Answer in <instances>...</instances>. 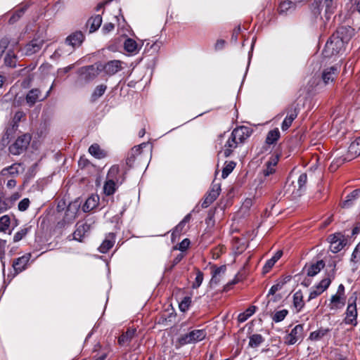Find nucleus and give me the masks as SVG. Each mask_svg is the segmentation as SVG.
Here are the masks:
<instances>
[{"label":"nucleus","instance_id":"39448f33","mask_svg":"<svg viewBox=\"0 0 360 360\" xmlns=\"http://www.w3.org/2000/svg\"><path fill=\"white\" fill-rule=\"evenodd\" d=\"M346 302V295L345 292V286L343 284H340L337 292L332 295L328 307L331 311H337L342 309Z\"/></svg>","mask_w":360,"mask_h":360},{"label":"nucleus","instance_id":"c03bdc74","mask_svg":"<svg viewBox=\"0 0 360 360\" xmlns=\"http://www.w3.org/2000/svg\"><path fill=\"white\" fill-rule=\"evenodd\" d=\"M328 329H319L311 333L309 339L311 340L317 341L322 339L328 333Z\"/></svg>","mask_w":360,"mask_h":360},{"label":"nucleus","instance_id":"a878e982","mask_svg":"<svg viewBox=\"0 0 360 360\" xmlns=\"http://www.w3.org/2000/svg\"><path fill=\"white\" fill-rule=\"evenodd\" d=\"M325 262L323 260H319L316 262L310 264L309 266H305L307 274L309 276H314L316 275L323 267Z\"/></svg>","mask_w":360,"mask_h":360},{"label":"nucleus","instance_id":"9d476101","mask_svg":"<svg viewBox=\"0 0 360 360\" xmlns=\"http://www.w3.org/2000/svg\"><path fill=\"white\" fill-rule=\"evenodd\" d=\"M304 338V327L301 324L295 326L290 333L285 335V343L289 345L301 342Z\"/></svg>","mask_w":360,"mask_h":360},{"label":"nucleus","instance_id":"a18cd8bd","mask_svg":"<svg viewBox=\"0 0 360 360\" xmlns=\"http://www.w3.org/2000/svg\"><path fill=\"white\" fill-rule=\"evenodd\" d=\"M226 271V266H221L219 267L216 268L213 272H212V277L211 279L210 283L217 284L219 282V279L218 278V276H219L221 274H224Z\"/></svg>","mask_w":360,"mask_h":360},{"label":"nucleus","instance_id":"cd10ccee","mask_svg":"<svg viewBox=\"0 0 360 360\" xmlns=\"http://www.w3.org/2000/svg\"><path fill=\"white\" fill-rule=\"evenodd\" d=\"M282 255L283 252L278 250L271 259H268L263 267V273H268L274 266L275 263L281 257Z\"/></svg>","mask_w":360,"mask_h":360},{"label":"nucleus","instance_id":"ddd939ff","mask_svg":"<svg viewBox=\"0 0 360 360\" xmlns=\"http://www.w3.org/2000/svg\"><path fill=\"white\" fill-rule=\"evenodd\" d=\"M328 239L330 243V249L334 253L340 252L347 243V240L340 233H336L330 235Z\"/></svg>","mask_w":360,"mask_h":360},{"label":"nucleus","instance_id":"37998d69","mask_svg":"<svg viewBox=\"0 0 360 360\" xmlns=\"http://www.w3.org/2000/svg\"><path fill=\"white\" fill-rule=\"evenodd\" d=\"M236 164L233 161L226 162L222 170L221 176L226 179L233 170Z\"/></svg>","mask_w":360,"mask_h":360},{"label":"nucleus","instance_id":"f257e3e1","mask_svg":"<svg viewBox=\"0 0 360 360\" xmlns=\"http://www.w3.org/2000/svg\"><path fill=\"white\" fill-rule=\"evenodd\" d=\"M339 0H313L311 4V11L315 17L325 18L326 20L330 19L335 13Z\"/></svg>","mask_w":360,"mask_h":360},{"label":"nucleus","instance_id":"3c124183","mask_svg":"<svg viewBox=\"0 0 360 360\" xmlns=\"http://www.w3.org/2000/svg\"><path fill=\"white\" fill-rule=\"evenodd\" d=\"M288 314V311L287 309H283L278 311H276L275 314L273 316L272 319L274 321L278 323L281 322L286 317Z\"/></svg>","mask_w":360,"mask_h":360},{"label":"nucleus","instance_id":"8fccbe9b","mask_svg":"<svg viewBox=\"0 0 360 360\" xmlns=\"http://www.w3.org/2000/svg\"><path fill=\"white\" fill-rule=\"evenodd\" d=\"M120 169L117 165H113L110 167L108 172L107 178L108 180L113 179L115 181H117V176L119 173Z\"/></svg>","mask_w":360,"mask_h":360},{"label":"nucleus","instance_id":"9b49d317","mask_svg":"<svg viewBox=\"0 0 360 360\" xmlns=\"http://www.w3.org/2000/svg\"><path fill=\"white\" fill-rule=\"evenodd\" d=\"M221 191V185L219 183L212 182L211 188L205 196L201 204L202 207H209L219 196Z\"/></svg>","mask_w":360,"mask_h":360},{"label":"nucleus","instance_id":"c756f323","mask_svg":"<svg viewBox=\"0 0 360 360\" xmlns=\"http://www.w3.org/2000/svg\"><path fill=\"white\" fill-rule=\"evenodd\" d=\"M136 333V329H128L124 333H123L118 338V343L120 345H124L129 343L132 338L134 337Z\"/></svg>","mask_w":360,"mask_h":360},{"label":"nucleus","instance_id":"0e129e2a","mask_svg":"<svg viewBox=\"0 0 360 360\" xmlns=\"http://www.w3.org/2000/svg\"><path fill=\"white\" fill-rule=\"evenodd\" d=\"M6 245V241L5 240L0 239V259H2L5 255V247Z\"/></svg>","mask_w":360,"mask_h":360},{"label":"nucleus","instance_id":"338daca9","mask_svg":"<svg viewBox=\"0 0 360 360\" xmlns=\"http://www.w3.org/2000/svg\"><path fill=\"white\" fill-rule=\"evenodd\" d=\"M136 156H134V155H131V153L129 152V153L128 154V156L126 159V163L127 165H129V167H131L132 165H133V162L135 160Z\"/></svg>","mask_w":360,"mask_h":360},{"label":"nucleus","instance_id":"49530a36","mask_svg":"<svg viewBox=\"0 0 360 360\" xmlns=\"http://www.w3.org/2000/svg\"><path fill=\"white\" fill-rule=\"evenodd\" d=\"M16 56L12 51H8L6 55L4 58L5 64L9 67H15V60Z\"/></svg>","mask_w":360,"mask_h":360},{"label":"nucleus","instance_id":"680f3d73","mask_svg":"<svg viewBox=\"0 0 360 360\" xmlns=\"http://www.w3.org/2000/svg\"><path fill=\"white\" fill-rule=\"evenodd\" d=\"M241 31L240 25L237 26L233 31V34L231 36V40L235 43L237 41L238 36Z\"/></svg>","mask_w":360,"mask_h":360},{"label":"nucleus","instance_id":"7ed1b4c3","mask_svg":"<svg viewBox=\"0 0 360 360\" xmlns=\"http://www.w3.org/2000/svg\"><path fill=\"white\" fill-rule=\"evenodd\" d=\"M286 114V117L281 124V129L283 131H286L291 126L292 122L295 120L299 114V104L296 101H293L288 106H287L283 112L279 115L283 116Z\"/></svg>","mask_w":360,"mask_h":360},{"label":"nucleus","instance_id":"e433bc0d","mask_svg":"<svg viewBox=\"0 0 360 360\" xmlns=\"http://www.w3.org/2000/svg\"><path fill=\"white\" fill-rule=\"evenodd\" d=\"M256 309L257 307L255 306H250L244 312L240 313L238 316V321L240 323L245 322L249 317L255 314Z\"/></svg>","mask_w":360,"mask_h":360},{"label":"nucleus","instance_id":"1a4fd4ad","mask_svg":"<svg viewBox=\"0 0 360 360\" xmlns=\"http://www.w3.org/2000/svg\"><path fill=\"white\" fill-rule=\"evenodd\" d=\"M340 70V66L338 64L324 68L321 73L323 83L325 85L332 84L338 77Z\"/></svg>","mask_w":360,"mask_h":360},{"label":"nucleus","instance_id":"4be33fe9","mask_svg":"<svg viewBox=\"0 0 360 360\" xmlns=\"http://www.w3.org/2000/svg\"><path fill=\"white\" fill-rule=\"evenodd\" d=\"M84 40V34L81 31H77L73 32L66 38L65 43L68 45L75 48L79 46Z\"/></svg>","mask_w":360,"mask_h":360},{"label":"nucleus","instance_id":"ea45409f","mask_svg":"<svg viewBox=\"0 0 360 360\" xmlns=\"http://www.w3.org/2000/svg\"><path fill=\"white\" fill-rule=\"evenodd\" d=\"M18 44V41H11L8 37H4L0 41V56L5 51L6 49L8 46L9 44L11 45L13 48L17 46Z\"/></svg>","mask_w":360,"mask_h":360},{"label":"nucleus","instance_id":"7c9ffc66","mask_svg":"<svg viewBox=\"0 0 360 360\" xmlns=\"http://www.w3.org/2000/svg\"><path fill=\"white\" fill-rule=\"evenodd\" d=\"M124 47L127 52L131 53H136L139 50L136 41L131 38H128L125 40Z\"/></svg>","mask_w":360,"mask_h":360},{"label":"nucleus","instance_id":"79ce46f5","mask_svg":"<svg viewBox=\"0 0 360 360\" xmlns=\"http://www.w3.org/2000/svg\"><path fill=\"white\" fill-rule=\"evenodd\" d=\"M360 191L354 190L350 194L347 196V199L344 200L341 205L342 207L347 208L352 204V201L357 197Z\"/></svg>","mask_w":360,"mask_h":360},{"label":"nucleus","instance_id":"5fc2aeb1","mask_svg":"<svg viewBox=\"0 0 360 360\" xmlns=\"http://www.w3.org/2000/svg\"><path fill=\"white\" fill-rule=\"evenodd\" d=\"M28 231V228H23L20 229L14 235L13 241L16 243L22 240L27 235Z\"/></svg>","mask_w":360,"mask_h":360},{"label":"nucleus","instance_id":"b1692460","mask_svg":"<svg viewBox=\"0 0 360 360\" xmlns=\"http://www.w3.org/2000/svg\"><path fill=\"white\" fill-rule=\"evenodd\" d=\"M236 139H233V136L231 134L229 138L226 141L223 148V153L224 157H229L233 151L238 146L239 143Z\"/></svg>","mask_w":360,"mask_h":360},{"label":"nucleus","instance_id":"2eb2a0df","mask_svg":"<svg viewBox=\"0 0 360 360\" xmlns=\"http://www.w3.org/2000/svg\"><path fill=\"white\" fill-rule=\"evenodd\" d=\"M99 63L101 71L105 72V73L109 76L114 75L123 69V63L119 60H110L105 64Z\"/></svg>","mask_w":360,"mask_h":360},{"label":"nucleus","instance_id":"6e6d98bb","mask_svg":"<svg viewBox=\"0 0 360 360\" xmlns=\"http://www.w3.org/2000/svg\"><path fill=\"white\" fill-rule=\"evenodd\" d=\"M203 281V274L198 270L195 281L193 282L192 287L193 288H198L200 286Z\"/></svg>","mask_w":360,"mask_h":360},{"label":"nucleus","instance_id":"052dcab7","mask_svg":"<svg viewBox=\"0 0 360 360\" xmlns=\"http://www.w3.org/2000/svg\"><path fill=\"white\" fill-rule=\"evenodd\" d=\"M115 28V25L112 22H108L105 23L103 28L102 31L104 34H108L109 32H112Z\"/></svg>","mask_w":360,"mask_h":360},{"label":"nucleus","instance_id":"393cba45","mask_svg":"<svg viewBox=\"0 0 360 360\" xmlns=\"http://www.w3.org/2000/svg\"><path fill=\"white\" fill-rule=\"evenodd\" d=\"M30 258V255H25L15 259L13 262V267L16 274L22 272L27 266Z\"/></svg>","mask_w":360,"mask_h":360},{"label":"nucleus","instance_id":"aec40b11","mask_svg":"<svg viewBox=\"0 0 360 360\" xmlns=\"http://www.w3.org/2000/svg\"><path fill=\"white\" fill-rule=\"evenodd\" d=\"M331 280L327 277L322 279L320 283L313 288L309 295V300L316 298L323 293L330 285Z\"/></svg>","mask_w":360,"mask_h":360},{"label":"nucleus","instance_id":"f3484780","mask_svg":"<svg viewBox=\"0 0 360 360\" xmlns=\"http://www.w3.org/2000/svg\"><path fill=\"white\" fill-rule=\"evenodd\" d=\"M354 34V30L350 26L342 25L338 28L333 34L336 37L341 39L345 44L349 42Z\"/></svg>","mask_w":360,"mask_h":360},{"label":"nucleus","instance_id":"a19ab883","mask_svg":"<svg viewBox=\"0 0 360 360\" xmlns=\"http://www.w3.org/2000/svg\"><path fill=\"white\" fill-rule=\"evenodd\" d=\"M107 89V86L105 84L98 85L91 94V99L93 101H96L98 98L102 96Z\"/></svg>","mask_w":360,"mask_h":360},{"label":"nucleus","instance_id":"864d4df0","mask_svg":"<svg viewBox=\"0 0 360 360\" xmlns=\"http://www.w3.org/2000/svg\"><path fill=\"white\" fill-rule=\"evenodd\" d=\"M351 262L354 263H358L360 262V242L357 244L352 252Z\"/></svg>","mask_w":360,"mask_h":360},{"label":"nucleus","instance_id":"bf43d9fd","mask_svg":"<svg viewBox=\"0 0 360 360\" xmlns=\"http://www.w3.org/2000/svg\"><path fill=\"white\" fill-rule=\"evenodd\" d=\"M143 146H146V143H144L132 148L130 151L131 153V155L137 156V155H141V150Z\"/></svg>","mask_w":360,"mask_h":360},{"label":"nucleus","instance_id":"13d9d810","mask_svg":"<svg viewBox=\"0 0 360 360\" xmlns=\"http://www.w3.org/2000/svg\"><path fill=\"white\" fill-rule=\"evenodd\" d=\"M307 174L306 173L301 174L297 180V184H298L300 189H302L304 186V185L307 183Z\"/></svg>","mask_w":360,"mask_h":360},{"label":"nucleus","instance_id":"69168bd1","mask_svg":"<svg viewBox=\"0 0 360 360\" xmlns=\"http://www.w3.org/2000/svg\"><path fill=\"white\" fill-rule=\"evenodd\" d=\"M281 287H282V285L281 284H276V285H274L269 290V295L268 296H269L270 295H274L276 293V292H277L278 290H281Z\"/></svg>","mask_w":360,"mask_h":360},{"label":"nucleus","instance_id":"20e7f679","mask_svg":"<svg viewBox=\"0 0 360 360\" xmlns=\"http://www.w3.org/2000/svg\"><path fill=\"white\" fill-rule=\"evenodd\" d=\"M345 46L341 39L333 34L326 42L323 53L326 57H331L343 51Z\"/></svg>","mask_w":360,"mask_h":360},{"label":"nucleus","instance_id":"412c9836","mask_svg":"<svg viewBox=\"0 0 360 360\" xmlns=\"http://www.w3.org/2000/svg\"><path fill=\"white\" fill-rule=\"evenodd\" d=\"M44 45V40L41 39H34L24 47L22 51L26 56H31L38 52Z\"/></svg>","mask_w":360,"mask_h":360},{"label":"nucleus","instance_id":"423d86ee","mask_svg":"<svg viewBox=\"0 0 360 360\" xmlns=\"http://www.w3.org/2000/svg\"><path fill=\"white\" fill-rule=\"evenodd\" d=\"M360 155V136L351 143L348 148L347 153L344 157L337 158L335 164L340 166L345 161H350Z\"/></svg>","mask_w":360,"mask_h":360},{"label":"nucleus","instance_id":"e2e57ef3","mask_svg":"<svg viewBox=\"0 0 360 360\" xmlns=\"http://www.w3.org/2000/svg\"><path fill=\"white\" fill-rule=\"evenodd\" d=\"M189 245H190V240L187 238H185L179 244V249L181 251H184L188 248Z\"/></svg>","mask_w":360,"mask_h":360},{"label":"nucleus","instance_id":"4468645a","mask_svg":"<svg viewBox=\"0 0 360 360\" xmlns=\"http://www.w3.org/2000/svg\"><path fill=\"white\" fill-rule=\"evenodd\" d=\"M53 88V85L51 86L50 89L47 91L46 94L41 98V91L39 89H32L30 91H28L25 96V101L26 103L30 106H33L36 103L39 101H44L45 98H46L50 91H51Z\"/></svg>","mask_w":360,"mask_h":360},{"label":"nucleus","instance_id":"de8ad7c7","mask_svg":"<svg viewBox=\"0 0 360 360\" xmlns=\"http://www.w3.org/2000/svg\"><path fill=\"white\" fill-rule=\"evenodd\" d=\"M295 6V3H294L291 1H289V0L284 1L283 2H282L280 4V6H279L280 13H285L288 10L294 8Z\"/></svg>","mask_w":360,"mask_h":360},{"label":"nucleus","instance_id":"5701e85b","mask_svg":"<svg viewBox=\"0 0 360 360\" xmlns=\"http://www.w3.org/2000/svg\"><path fill=\"white\" fill-rule=\"evenodd\" d=\"M76 226L77 229L73 233L74 239L82 242V238L90 231L91 226L86 222H78Z\"/></svg>","mask_w":360,"mask_h":360},{"label":"nucleus","instance_id":"774afa93","mask_svg":"<svg viewBox=\"0 0 360 360\" xmlns=\"http://www.w3.org/2000/svg\"><path fill=\"white\" fill-rule=\"evenodd\" d=\"M225 45V41L223 39H218L214 45L216 50H221Z\"/></svg>","mask_w":360,"mask_h":360},{"label":"nucleus","instance_id":"f704fd0d","mask_svg":"<svg viewBox=\"0 0 360 360\" xmlns=\"http://www.w3.org/2000/svg\"><path fill=\"white\" fill-rule=\"evenodd\" d=\"M20 166L21 165L19 163L13 164L12 165L8 167L4 168L1 170V174L2 176H7L8 174L16 175L19 173V168L20 167Z\"/></svg>","mask_w":360,"mask_h":360},{"label":"nucleus","instance_id":"f03ea898","mask_svg":"<svg viewBox=\"0 0 360 360\" xmlns=\"http://www.w3.org/2000/svg\"><path fill=\"white\" fill-rule=\"evenodd\" d=\"M278 161V156H272L265 164V168L260 174V184L269 183L271 181H276V178L274 176L276 172V166Z\"/></svg>","mask_w":360,"mask_h":360},{"label":"nucleus","instance_id":"0eeeda50","mask_svg":"<svg viewBox=\"0 0 360 360\" xmlns=\"http://www.w3.org/2000/svg\"><path fill=\"white\" fill-rule=\"evenodd\" d=\"M205 336L206 333L204 330H193L188 333L181 335L178 340V342L180 345L193 344L202 340Z\"/></svg>","mask_w":360,"mask_h":360},{"label":"nucleus","instance_id":"a211bd4d","mask_svg":"<svg viewBox=\"0 0 360 360\" xmlns=\"http://www.w3.org/2000/svg\"><path fill=\"white\" fill-rule=\"evenodd\" d=\"M345 315L346 316L344 321L346 324H350L354 326H356L357 309L355 300L352 303H349L347 307Z\"/></svg>","mask_w":360,"mask_h":360},{"label":"nucleus","instance_id":"4c0bfd02","mask_svg":"<svg viewBox=\"0 0 360 360\" xmlns=\"http://www.w3.org/2000/svg\"><path fill=\"white\" fill-rule=\"evenodd\" d=\"M116 181L113 179L107 180L103 186V191L105 194L110 195L116 191Z\"/></svg>","mask_w":360,"mask_h":360},{"label":"nucleus","instance_id":"6e6552de","mask_svg":"<svg viewBox=\"0 0 360 360\" xmlns=\"http://www.w3.org/2000/svg\"><path fill=\"white\" fill-rule=\"evenodd\" d=\"M31 140L28 134H23L19 136L15 142L10 146L9 151L14 155H18L23 153L27 148Z\"/></svg>","mask_w":360,"mask_h":360},{"label":"nucleus","instance_id":"09e8293b","mask_svg":"<svg viewBox=\"0 0 360 360\" xmlns=\"http://www.w3.org/2000/svg\"><path fill=\"white\" fill-rule=\"evenodd\" d=\"M10 217L4 215L0 218V231L6 232L10 226Z\"/></svg>","mask_w":360,"mask_h":360},{"label":"nucleus","instance_id":"bb28decb","mask_svg":"<svg viewBox=\"0 0 360 360\" xmlns=\"http://www.w3.org/2000/svg\"><path fill=\"white\" fill-rule=\"evenodd\" d=\"M102 17L100 15H96L91 17L86 22V25L89 26V32L93 33L96 31L101 25Z\"/></svg>","mask_w":360,"mask_h":360},{"label":"nucleus","instance_id":"dca6fc26","mask_svg":"<svg viewBox=\"0 0 360 360\" xmlns=\"http://www.w3.org/2000/svg\"><path fill=\"white\" fill-rule=\"evenodd\" d=\"M79 204L77 202H73L68 205L64 218L61 222L62 226L72 223L77 217L79 211Z\"/></svg>","mask_w":360,"mask_h":360},{"label":"nucleus","instance_id":"2f4dec72","mask_svg":"<svg viewBox=\"0 0 360 360\" xmlns=\"http://www.w3.org/2000/svg\"><path fill=\"white\" fill-rule=\"evenodd\" d=\"M281 133L278 128L269 131L266 135V143L268 145L274 144L280 138Z\"/></svg>","mask_w":360,"mask_h":360},{"label":"nucleus","instance_id":"6ab92c4d","mask_svg":"<svg viewBox=\"0 0 360 360\" xmlns=\"http://www.w3.org/2000/svg\"><path fill=\"white\" fill-rule=\"evenodd\" d=\"M252 131V130L250 128L245 126H240L234 129L231 134L233 136V139L238 141L239 144H242L250 136Z\"/></svg>","mask_w":360,"mask_h":360},{"label":"nucleus","instance_id":"473e14b6","mask_svg":"<svg viewBox=\"0 0 360 360\" xmlns=\"http://www.w3.org/2000/svg\"><path fill=\"white\" fill-rule=\"evenodd\" d=\"M114 236L110 234L106 238L99 247V251L102 253L107 252L114 245Z\"/></svg>","mask_w":360,"mask_h":360},{"label":"nucleus","instance_id":"603ef678","mask_svg":"<svg viewBox=\"0 0 360 360\" xmlns=\"http://www.w3.org/2000/svg\"><path fill=\"white\" fill-rule=\"evenodd\" d=\"M191 303V298L190 297H185L183 300L179 303V307L181 311H186L188 309Z\"/></svg>","mask_w":360,"mask_h":360},{"label":"nucleus","instance_id":"c85d7f7f","mask_svg":"<svg viewBox=\"0 0 360 360\" xmlns=\"http://www.w3.org/2000/svg\"><path fill=\"white\" fill-rule=\"evenodd\" d=\"M99 198L97 195H91L88 198L82 207L84 212H88L95 208L98 203Z\"/></svg>","mask_w":360,"mask_h":360},{"label":"nucleus","instance_id":"72a5a7b5","mask_svg":"<svg viewBox=\"0 0 360 360\" xmlns=\"http://www.w3.org/2000/svg\"><path fill=\"white\" fill-rule=\"evenodd\" d=\"M293 305L295 308L300 311L304 307L303 294L301 290L295 292L293 295Z\"/></svg>","mask_w":360,"mask_h":360},{"label":"nucleus","instance_id":"58836bf2","mask_svg":"<svg viewBox=\"0 0 360 360\" xmlns=\"http://www.w3.org/2000/svg\"><path fill=\"white\" fill-rule=\"evenodd\" d=\"M264 340V338L260 334H253L250 337L249 346L252 348L257 347Z\"/></svg>","mask_w":360,"mask_h":360},{"label":"nucleus","instance_id":"c9c22d12","mask_svg":"<svg viewBox=\"0 0 360 360\" xmlns=\"http://www.w3.org/2000/svg\"><path fill=\"white\" fill-rule=\"evenodd\" d=\"M89 152L96 158L101 159L105 156V153L100 148L98 144H92L89 148Z\"/></svg>","mask_w":360,"mask_h":360},{"label":"nucleus","instance_id":"4d7b16f0","mask_svg":"<svg viewBox=\"0 0 360 360\" xmlns=\"http://www.w3.org/2000/svg\"><path fill=\"white\" fill-rule=\"evenodd\" d=\"M30 204V201L28 198H25L20 200L18 203V210L21 212H24L27 210Z\"/></svg>","mask_w":360,"mask_h":360},{"label":"nucleus","instance_id":"f8f14e48","mask_svg":"<svg viewBox=\"0 0 360 360\" xmlns=\"http://www.w3.org/2000/svg\"><path fill=\"white\" fill-rule=\"evenodd\" d=\"M102 71L100 67V63H95L92 65L83 67L79 70L80 75L86 82L93 80Z\"/></svg>","mask_w":360,"mask_h":360}]
</instances>
